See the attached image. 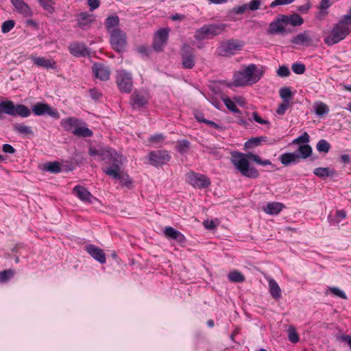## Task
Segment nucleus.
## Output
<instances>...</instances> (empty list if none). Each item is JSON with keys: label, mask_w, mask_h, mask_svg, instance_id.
<instances>
[{"label": "nucleus", "mask_w": 351, "mask_h": 351, "mask_svg": "<svg viewBox=\"0 0 351 351\" xmlns=\"http://www.w3.org/2000/svg\"><path fill=\"white\" fill-rule=\"evenodd\" d=\"M269 292L274 299H279L281 297V289L278 282L272 279H268Z\"/></svg>", "instance_id": "nucleus-30"}, {"label": "nucleus", "mask_w": 351, "mask_h": 351, "mask_svg": "<svg viewBox=\"0 0 351 351\" xmlns=\"http://www.w3.org/2000/svg\"><path fill=\"white\" fill-rule=\"evenodd\" d=\"M332 5L331 0H322L319 6V12L316 17L318 19H323L327 14V10Z\"/></svg>", "instance_id": "nucleus-32"}, {"label": "nucleus", "mask_w": 351, "mask_h": 351, "mask_svg": "<svg viewBox=\"0 0 351 351\" xmlns=\"http://www.w3.org/2000/svg\"><path fill=\"white\" fill-rule=\"evenodd\" d=\"M244 45L243 42L239 40H230L220 44L217 48L219 55L229 56L241 51Z\"/></svg>", "instance_id": "nucleus-6"}, {"label": "nucleus", "mask_w": 351, "mask_h": 351, "mask_svg": "<svg viewBox=\"0 0 351 351\" xmlns=\"http://www.w3.org/2000/svg\"><path fill=\"white\" fill-rule=\"evenodd\" d=\"M265 138L263 137H256V138H252L250 140H248L245 143V145L247 147H250L253 145H258L261 141H263Z\"/></svg>", "instance_id": "nucleus-54"}, {"label": "nucleus", "mask_w": 351, "mask_h": 351, "mask_svg": "<svg viewBox=\"0 0 351 351\" xmlns=\"http://www.w3.org/2000/svg\"><path fill=\"white\" fill-rule=\"evenodd\" d=\"M350 32L351 25L342 17L325 37L324 42L328 45H333L343 40Z\"/></svg>", "instance_id": "nucleus-4"}, {"label": "nucleus", "mask_w": 351, "mask_h": 351, "mask_svg": "<svg viewBox=\"0 0 351 351\" xmlns=\"http://www.w3.org/2000/svg\"><path fill=\"white\" fill-rule=\"evenodd\" d=\"M250 154L233 152L231 153V162L243 176L250 178H256L259 173L256 168L250 166Z\"/></svg>", "instance_id": "nucleus-3"}, {"label": "nucleus", "mask_w": 351, "mask_h": 351, "mask_svg": "<svg viewBox=\"0 0 351 351\" xmlns=\"http://www.w3.org/2000/svg\"><path fill=\"white\" fill-rule=\"evenodd\" d=\"M283 18L286 19L287 24L290 23L293 26H300L303 24V19L298 14L292 15H283Z\"/></svg>", "instance_id": "nucleus-33"}, {"label": "nucleus", "mask_w": 351, "mask_h": 351, "mask_svg": "<svg viewBox=\"0 0 351 351\" xmlns=\"http://www.w3.org/2000/svg\"><path fill=\"white\" fill-rule=\"evenodd\" d=\"M73 134L77 136L90 137L93 135V132L80 121L79 125L73 131Z\"/></svg>", "instance_id": "nucleus-31"}, {"label": "nucleus", "mask_w": 351, "mask_h": 351, "mask_svg": "<svg viewBox=\"0 0 351 351\" xmlns=\"http://www.w3.org/2000/svg\"><path fill=\"white\" fill-rule=\"evenodd\" d=\"M316 149L319 152H323L326 154L329 152L330 149V145L327 141L324 139H321L317 142Z\"/></svg>", "instance_id": "nucleus-37"}, {"label": "nucleus", "mask_w": 351, "mask_h": 351, "mask_svg": "<svg viewBox=\"0 0 351 351\" xmlns=\"http://www.w3.org/2000/svg\"><path fill=\"white\" fill-rule=\"evenodd\" d=\"M110 43L112 48L117 52H123L127 46V35L121 29L113 31L110 34Z\"/></svg>", "instance_id": "nucleus-7"}, {"label": "nucleus", "mask_w": 351, "mask_h": 351, "mask_svg": "<svg viewBox=\"0 0 351 351\" xmlns=\"http://www.w3.org/2000/svg\"><path fill=\"white\" fill-rule=\"evenodd\" d=\"M92 71L94 76L100 80L106 81L110 78L109 67L101 63H94L92 66Z\"/></svg>", "instance_id": "nucleus-14"}, {"label": "nucleus", "mask_w": 351, "mask_h": 351, "mask_svg": "<svg viewBox=\"0 0 351 351\" xmlns=\"http://www.w3.org/2000/svg\"><path fill=\"white\" fill-rule=\"evenodd\" d=\"M73 193L82 202L92 203L95 197L84 187L75 186L73 189Z\"/></svg>", "instance_id": "nucleus-18"}, {"label": "nucleus", "mask_w": 351, "mask_h": 351, "mask_svg": "<svg viewBox=\"0 0 351 351\" xmlns=\"http://www.w3.org/2000/svg\"><path fill=\"white\" fill-rule=\"evenodd\" d=\"M346 217V213L343 210H337L335 213L334 219H332V224L339 225Z\"/></svg>", "instance_id": "nucleus-44"}, {"label": "nucleus", "mask_w": 351, "mask_h": 351, "mask_svg": "<svg viewBox=\"0 0 351 351\" xmlns=\"http://www.w3.org/2000/svg\"><path fill=\"white\" fill-rule=\"evenodd\" d=\"M170 158L169 153L163 150L151 152L148 155L149 163L154 166L162 165L167 163Z\"/></svg>", "instance_id": "nucleus-11"}, {"label": "nucleus", "mask_w": 351, "mask_h": 351, "mask_svg": "<svg viewBox=\"0 0 351 351\" xmlns=\"http://www.w3.org/2000/svg\"><path fill=\"white\" fill-rule=\"evenodd\" d=\"M203 225L206 229L212 230L215 228V223L213 220H206L203 222Z\"/></svg>", "instance_id": "nucleus-62"}, {"label": "nucleus", "mask_w": 351, "mask_h": 351, "mask_svg": "<svg viewBox=\"0 0 351 351\" xmlns=\"http://www.w3.org/2000/svg\"><path fill=\"white\" fill-rule=\"evenodd\" d=\"M14 25L15 23L12 20H8L4 21L1 25V32L3 34L8 33L13 29Z\"/></svg>", "instance_id": "nucleus-46"}, {"label": "nucleus", "mask_w": 351, "mask_h": 351, "mask_svg": "<svg viewBox=\"0 0 351 351\" xmlns=\"http://www.w3.org/2000/svg\"><path fill=\"white\" fill-rule=\"evenodd\" d=\"M14 131L18 132L20 134H25V135H33L34 132L30 126L21 124V123H16L13 126Z\"/></svg>", "instance_id": "nucleus-34"}, {"label": "nucleus", "mask_w": 351, "mask_h": 351, "mask_svg": "<svg viewBox=\"0 0 351 351\" xmlns=\"http://www.w3.org/2000/svg\"><path fill=\"white\" fill-rule=\"evenodd\" d=\"M287 25L286 19L283 18V15H281L269 24L268 33L271 34H283L286 32L285 28Z\"/></svg>", "instance_id": "nucleus-15"}, {"label": "nucleus", "mask_w": 351, "mask_h": 351, "mask_svg": "<svg viewBox=\"0 0 351 351\" xmlns=\"http://www.w3.org/2000/svg\"><path fill=\"white\" fill-rule=\"evenodd\" d=\"M32 112L37 116L48 114L54 118L59 119L60 114L58 110L49 105L44 103H37L32 107Z\"/></svg>", "instance_id": "nucleus-10"}, {"label": "nucleus", "mask_w": 351, "mask_h": 351, "mask_svg": "<svg viewBox=\"0 0 351 351\" xmlns=\"http://www.w3.org/2000/svg\"><path fill=\"white\" fill-rule=\"evenodd\" d=\"M15 10L24 16L32 15V11L29 6L23 0H10Z\"/></svg>", "instance_id": "nucleus-19"}, {"label": "nucleus", "mask_w": 351, "mask_h": 351, "mask_svg": "<svg viewBox=\"0 0 351 351\" xmlns=\"http://www.w3.org/2000/svg\"><path fill=\"white\" fill-rule=\"evenodd\" d=\"M88 5L90 7V10L93 11L99 7L100 1L99 0H88Z\"/></svg>", "instance_id": "nucleus-60"}, {"label": "nucleus", "mask_w": 351, "mask_h": 351, "mask_svg": "<svg viewBox=\"0 0 351 351\" xmlns=\"http://www.w3.org/2000/svg\"><path fill=\"white\" fill-rule=\"evenodd\" d=\"M311 7V2L307 0L305 4L298 7L297 10L302 13H307Z\"/></svg>", "instance_id": "nucleus-59"}, {"label": "nucleus", "mask_w": 351, "mask_h": 351, "mask_svg": "<svg viewBox=\"0 0 351 351\" xmlns=\"http://www.w3.org/2000/svg\"><path fill=\"white\" fill-rule=\"evenodd\" d=\"M2 149L5 153L14 154L15 152V149L9 144H4Z\"/></svg>", "instance_id": "nucleus-63"}, {"label": "nucleus", "mask_w": 351, "mask_h": 351, "mask_svg": "<svg viewBox=\"0 0 351 351\" xmlns=\"http://www.w3.org/2000/svg\"><path fill=\"white\" fill-rule=\"evenodd\" d=\"M116 82L121 92L129 93L132 88V75L125 70H119L116 74Z\"/></svg>", "instance_id": "nucleus-8"}, {"label": "nucleus", "mask_w": 351, "mask_h": 351, "mask_svg": "<svg viewBox=\"0 0 351 351\" xmlns=\"http://www.w3.org/2000/svg\"><path fill=\"white\" fill-rule=\"evenodd\" d=\"M40 5L48 12L52 13L54 11V2L53 0H38Z\"/></svg>", "instance_id": "nucleus-40"}, {"label": "nucleus", "mask_w": 351, "mask_h": 351, "mask_svg": "<svg viewBox=\"0 0 351 351\" xmlns=\"http://www.w3.org/2000/svg\"><path fill=\"white\" fill-rule=\"evenodd\" d=\"M292 71L298 75L303 74L305 71V66L302 63H294L291 66Z\"/></svg>", "instance_id": "nucleus-49"}, {"label": "nucleus", "mask_w": 351, "mask_h": 351, "mask_svg": "<svg viewBox=\"0 0 351 351\" xmlns=\"http://www.w3.org/2000/svg\"><path fill=\"white\" fill-rule=\"evenodd\" d=\"M300 156L298 153H285L280 156L281 163L285 166L295 164L299 162Z\"/></svg>", "instance_id": "nucleus-26"}, {"label": "nucleus", "mask_w": 351, "mask_h": 351, "mask_svg": "<svg viewBox=\"0 0 351 351\" xmlns=\"http://www.w3.org/2000/svg\"><path fill=\"white\" fill-rule=\"evenodd\" d=\"M45 169L51 173H58L61 171L60 163L58 162H48L45 165Z\"/></svg>", "instance_id": "nucleus-43"}, {"label": "nucleus", "mask_w": 351, "mask_h": 351, "mask_svg": "<svg viewBox=\"0 0 351 351\" xmlns=\"http://www.w3.org/2000/svg\"><path fill=\"white\" fill-rule=\"evenodd\" d=\"M277 74L280 77H288L290 75V71L287 66L282 65L279 66Z\"/></svg>", "instance_id": "nucleus-53"}, {"label": "nucleus", "mask_w": 351, "mask_h": 351, "mask_svg": "<svg viewBox=\"0 0 351 351\" xmlns=\"http://www.w3.org/2000/svg\"><path fill=\"white\" fill-rule=\"evenodd\" d=\"M189 147V142L187 140L178 141V150L180 153H184Z\"/></svg>", "instance_id": "nucleus-48"}, {"label": "nucleus", "mask_w": 351, "mask_h": 351, "mask_svg": "<svg viewBox=\"0 0 351 351\" xmlns=\"http://www.w3.org/2000/svg\"><path fill=\"white\" fill-rule=\"evenodd\" d=\"M86 251L100 263H106V255L104 251L97 246L88 245L86 246Z\"/></svg>", "instance_id": "nucleus-17"}, {"label": "nucleus", "mask_w": 351, "mask_h": 351, "mask_svg": "<svg viewBox=\"0 0 351 351\" xmlns=\"http://www.w3.org/2000/svg\"><path fill=\"white\" fill-rule=\"evenodd\" d=\"M169 33V29H160L155 33L153 41V47L156 51L162 50L167 43Z\"/></svg>", "instance_id": "nucleus-12"}, {"label": "nucleus", "mask_w": 351, "mask_h": 351, "mask_svg": "<svg viewBox=\"0 0 351 351\" xmlns=\"http://www.w3.org/2000/svg\"><path fill=\"white\" fill-rule=\"evenodd\" d=\"M69 51L75 56H83L87 53V49L82 43H75L69 46Z\"/></svg>", "instance_id": "nucleus-27"}, {"label": "nucleus", "mask_w": 351, "mask_h": 351, "mask_svg": "<svg viewBox=\"0 0 351 351\" xmlns=\"http://www.w3.org/2000/svg\"><path fill=\"white\" fill-rule=\"evenodd\" d=\"M164 234L167 239L176 240L181 243L185 242L186 241L184 235L181 232L171 226L165 228Z\"/></svg>", "instance_id": "nucleus-20"}, {"label": "nucleus", "mask_w": 351, "mask_h": 351, "mask_svg": "<svg viewBox=\"0 0 351 351\" xmlns=\"http://www.w3.org/2000/svg\"><path fill=\"white\" fill-rule=\"evenodd\" d=\"M313 173L317 177L324 178L332 177L337 174L336 171L329 167H318L314 169Z\"/></svg>", "instance_id": "nucleus-29"}, {"label": "nucleus", "mask_w": 351, "mask_h": 351, "mask_svg": "<svg viewBox=\"0 0 351 351\" xmlns=\"http://www.w3.org/2000/svg\"><path fill=\"white\" fill-rule=\"evenodd\" d=\"M228 277L230 281L235 282H241L245 280V278L241 273L237 271L230 272Z\"/></svg>", "instance_id": "nucleus-39"}, {"label": "nucleus", "mask_w": 351, "mask_h": 351, "mask_svg": "<svg viewBox=\"0 0 351 351\" xmlns=\"http://www.w3.org/2000/svg\"><path fill=\"white\" fill-rule=\"evenodd\" d=\"M252 118L256 122L260 124L267 125L268 126L269 125V122L267 120L261 118L256 112L252 113Z\"/></svg>", "instance_id": "nucleus-58"}, {"label": "nucleus", "mask_w": 351, "mask_h": 351, "mask_svg": "<svg viewBox=\"0 0 351 351\" xmlns=\"http://www.w3.org/2000/svg\"><path fill=\"white\" fill-rule=\"evenodd\" d=\"M14 275L12 270H5L0 272V282H5L8 281Z\"/></svg>", "instance_id": "nucleus-51"}, {"label": "nucleus", "mask_w": 351, "mask_h": 351, "mask_svg": "<svg viewBox=\"0 0 351 351\" xmlns=\"http://www.w3.org/2000/svg\"><path fill=\"white\" fill-rule=\"evenodd\" d=\"M149 96L146 93H134L132 96L134 108H140L145 105L148 101Z\"/></svg>", "instance_id": "nucleus-21"}, {"label": "nucleus", "mask_w": 351, "mask_h": 351, "mask_svg": "<svg viewBox=\"0 0 351 351\" xmlns=\"http://www.w3.org/2000/svg\"><path fill=\"white\" fill-rule=\"evenodd\" d=\"M165 140V136L162 134H156L150 136L149 141L151 143L158 144Z\"/></svg>", "instance_id": "nucleus-55"}, {"label": "nucleus", "mask_w": 351, "mask_h": 351, "mask_svg": "<svg viewBox=\"0 0 351 351\" xmlns=\"http://www.w3.org/2000/svg\"><path fill=\"white\" fill-rule=\"evenodd\" d=\"M287 335L289 341L291 343H296L300 340L299 336L295 328L292 326H290L287 329Z\"/></svg>", "instance_id": "nucleus-38"}, {"label": "nucleus", "mask_w": 351, "mask_h": 351, "mask_svg": "<svg viewBox=\"0 0 351 351\" xmlns=\"http://www.w3.org/2000/svg\"><path fill=\"white\" fill-rule=\"evenodd\" d=\"M328 289L332 294L344 300L347 299V296L345 292L341 290L339 288L336 287H329Z\"/></svg>", "instance_id": "nucleus-47"}, {"label": "nucleus", "mask_w": 351, "mask_h": 351, "mask_svg": "<svg viewBox=\"0 0 351 351\" xmlns=\"http://www.w3.org/2000/svg\"><path fill=\"white\" fill-rule=\"evenodd\" d=\"M310 141L309 135L307 132H304L302 135L299 137L295 138L293 141V144H299V143H308Z\"/></svg>", "instance_id": "nucleus-50"}, {"label": "nucleus", "mask_w": 351, "mask_h": 351, "mask_svg": "<svg viewBox=\"0 0 351 351\" xmlns=\"http://www.w3.org/2000/svg\"><path fill=\"white\" fill-rule=\"evenodd\" d=\"M280 95L283 99L284 102L290 103L291 98L292 96L291 91L289 88H283L280 90Z\"/></svg>", "instance_id": "nucleus-45"}, {"label": "nucleus", "mask_w": 351, "mask_h": 351, "mask_svg": "<svg viewBox=\"0 0 351 351\" xmlns=\"http://www.w3.org/2000/svg\"><path fill=\"white\" fill-rule=\"evenodd\" d=\"M284 205L279 202H270L264 207L263 210L269 215H275L280 213L283 209Z\"/></svg>", "instance_id": "nucleus-28"}, {"label": "nucleus", "mask_w": 351, "mask_h": 351, "mask_svg": "<svg viewBox=\"0 0 351 351\" xmlns=\"http://www.w3.org/2000/svg\"><path fill=\"white\" fill-rule=\"evenodd\" d=\"M90 156H97L99 158L108 165L104 167V172L108 176L119 179L127 187L132 185V180L128 174H123L121 170V165L125 160L124 157L119 154L114 149L111 148H94L89 149Z\"/></svg>", "instance_id": "nucleus-1"}, {"label": "nucleus", "mask_w": 351, "mask_h": 351, "mask_svg": "<svg viewBox=\"0 0 351 351\" xmlns=\"http://www.w3.org/2000/svg\"><path fill=\"white\" fill-rule=\"evenodd\" d=\"M90 94L91 97L94 99H98L101 96L100 92L95 88L91 89L90 90Z\"/></svg>", "instance_id": "nucleus-64"}, {"label": "nucleus", "mask_w": 351, "mask_h": 351, "mask_svg": "<svg viewBox=\"0 0 351 351\" xmlns=\"http://www.w3.org/2000/svg\"><path fill=\"white\" fill-rule=\"evenodd\" d=\"M186 182L193 187L203 189L210 185V179L205 175L191 171L186 175Z\"/></svg>", "instance_id": "nucleus-9"}, {"label": "nucleus", "mask_w": 351, "mask_h": 351, "mask_svg": "<svg viewBox=\"0 0 351 351\" xmlns=\"http://www.w3.org/2000/svg\"><path fill=\"white\" fill-rule=\"evenodd\" d=\"M263 73L264 70L262 66L254 64L243 66L239 71L234 73L232 84L234 86L252 85L260 80Z\"/></svg>", "instance_id": "nucleus-2"}, {"label": "nucleus", "mask_w": 351, "mask_h": 351, "mask_svg": "<svg viewBox=\"0 0 351 351\" xmlns=\"http://www.w3.org/2000/svg\"><path fill=\"white\" fill-rule=\"evenodd\" d=\"M223 103L225 106L227 107L228 110L230 111L234 112V113H239L240 112V110L237 107L234 101H232L228 97H226L223 99Z\"/></svg>", "instance_id": "nucleus-41"}, {"label": "nucleus", "mask_w": 351, "mask_h": 351, "mask_svg": "<svg viewBox=\"0 0 351 351\" xmlns=\"http://www.w3.org/2000/svg\"><path fill=\"white\" fill-rule=\"evenodd\" d=\"M289 106V103H288L287 101V102H284L280 104L277 110H276V113L279 115H283L286 110L288 109Z\"/></svg>", "instance_id": "nucleus-56"}, {"label": "nucleus", "mask_w": 351, "mask_h": 351, "mask_svg": "<svg viewBox=\"0 0 351 351\" xmlns=\"http://www.w3.org/2000/svg\"><path fill=\"white\" fill-rule=\"evenodd\" d=\"M291 42L295 45H302L309 46L312 43V39L309 35L308 32L298 34L291 40Z\"/></svg>", "instance_id": "nucleus-23"}, {"label": "nucleus", "mask_w": 351, "mask_h": 351, "mask_svg": "<svg viewBox=\"0 0 351 351\" xmlns=\"http://www.w3.org/2000/svg\"><path fill=\"white\" fill-rule=\"evenodd\" d=\"M188 47H184L182 49V66L185 69H191L195 65V60L193 55L188 52Z\"/></svg>", "instance_id": "nucleus-24"}, {"label": "nucleus", "mask_w": 351, "mask_h": 351, "mask_svg": "<svg viewBox=\"0 0 351 351\" xmlns=\"http://www.w3.org/2000/svg\"><path fill=\"white\" fill-rule=\"evenodd\" d=\"M313 108L315 111V113L318 116H323L324 114H328L329 112V108L328 106L322 101H317L314 103Z\"/></svg>", "instance_id": "nucleus-35"}, {"label": "nucleus", "mask_w": 351, "mask_h": 351, "mask_svg": "<svg viewBox=\"0 0 351 351\" xmlns=\"http://www.w3.org/2000/svg\"><path fill=\"white\" fill-rule=\"evenodd\" d=\"M80 121V119L75 117H68L62 119L60 125L65 130L71 132L73 134V131L79 125Z\"/></svg>", "instance_id": "nucleus-25"}, {"label": "nucleus", "mask_w": 351, "mask_h": 351, "mask_svg": "<svg viewBox=\"0 0 351 351\" xmlns=\"http://www.w3.org/2000/svg\"><path fill=\"white\" fill-rule=\"evenodd\" d=\"M247 9V4H243L234 8L233 11L237 14H242Z\"/></svg>", "instance_id": "nucleus-61"}, {"label": "nucleus", "mask_w": 351, "mask_h": 351, "mask_svg": "<svg viewBox=\"0 0 351 351\" xmlns=\"http://www.w3.org/2000/svg\"><path fill=\"white\" fill-rule=\"evenodd\" d=\"M262 0H252L247 3V9L252 11H255L259 9Z\"/></svg>", "instance_id": "nucleus-52"}, {"label": "nucleus", "mask_w": 351, "mask_h": 351, "mask_svg": "<svg viewBox=\"0 0 351 351\" xmlns=\"http://www.w3.org/2000/svg\"><path fill=\"white\" fill-rule=\"evenodd\" d=\"M249 156H250V160L254 161V162L257 163L258 165H263V166L271 165V162H270L269 160H262L258 155L250 153Z\"/></svg>", "instance_id": "nucleus-42"}, {"label": "nucleus", "mask_w": 351, "mask_h": 351, "mask_svg": "<svg viewBox=\"0 0 351 351\" xmlns=\"http://www.w3.org/2000/svg\"><path fill=\"white\" fill-rule=\"evenodd\" d=\"M29 59L38 67L45 69H55L56 68V62L53 58L31 55Z\"/></svg>", "instance_id": "nucleus-13"}, {"label": "nucleus", "mask_w": 351, "mask_h": 351, "mask_svg": "<svg viewBox=\"0 0 351 351\" xmlns=\"http://www.w3.org/2000/svg\"><path fill=\"white\" fill-rule=\"evenodd\" d=\"M119 24V18L117 15L114 14L112 16H108L104 23L106 29H107L108 32L110 34L113 32V31L121 29L118 27V25Z\"/></svg>", "instance_id": "nucleus-22"}, {"label": "nucleus", "mask_w": 351, "mask_h": 351, "mask_svg": "<svg viewBox=\"0 0 351 351\" xmlns=\"http://www.w3.org/2000/svg\"><path fill=\"white\" fill-rule=\"evenodd\" d=\"M295 1V0H275L272 1L270 4L271 8H274L278 5H284L290 4Z\"/></svg>", "instance_id": "nucleus-57"}, {"label": "nucleus", "mask_w": 351, "mask_h": 351, "mask_svg": "<svg viewBox=\"0 0 351 351\" xmlns=\"http://www.w3.org/2000/svg\"><path fill=\"white\" fill-rule=\"evenodd\" d=\"M224 29L225 25L223 24L204 25L196 30L195 38L198 40L210 39L222 33Z\"/></svg>", "instance_id": "nucleus-5"}, {"label": "nucleus", "mask_w": 351, "mask_h": 351, "mask_svg": "<svg viewBox=\"0 0 351 351\" xmlns=\"http://www.w3.org/2000/svg\"><path fill=\"white\" fill-rule=\"evenodd\" d=\"M298 155L300 156V158H307L312 154V148L309 145L305 144L302 145H300L298 147Z\"/></svg>", "instance_id": "nucleus-36"}, {"label": "nucleus", "mask_w": 351, "mask_h": 351, "mask_svg": "<svg viewBox=\"0 0 351 351\" xmlns=\"http://www.w3.org/2000/svg\"><path fill=\"white\" fill-rule=\"evenodd\" d=\"M95 20V15L87 12H81L77 16V25L83 29L89 28Z\"/></svg>", "instance_id": "nucleus-16"}]
</instances>
